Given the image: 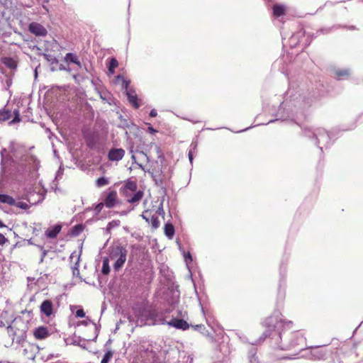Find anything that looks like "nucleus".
I'll use <instances>...</instances> for the list:
<instances>
[{"mask_svg":"<svg viewBox=\"0 0 363 363\" xmlns=\"http://www.w3.org/2000/svg\"><path fill=\"white\" fill-rule=\"evenodd\" d=\"M28 245H33L32 239H29L27 240Z\"/></svg>","mask_w":363,"mask_h":363,"instance_id":"nucleus-63","label":"nucleus"},{"mask_svg":"<svg viewBox=\"0 0 363 363\" xmlns=\"http://www.w3.org/2000/svg\"><path fill=\"white\" fill-rule=\"evenodd\" d=\"M142 218L145 220L146 222L150 223L152 227L155 229L160 226V221L157 216L155 215H152L149 211H145L142 214Z\"/></svg>","mask_w":363,"mask_h":363,"instance_id":"nucleus-11","label":"nucleus"},{"mask_svg":"<svg viewBox=\"0 0 363 363\" xmlns=\"http://www.w3.org/2000/svg\"><path fill=\"white\" fill-rule=\"evenodd\" d=\"M174 233V227L172 223H167L164 225V234L169 239H172Z\"/></svg>","mask_w":363,"mask_h":363,"instance_id":"nucleus-22","label":"nucleus"},{"mask_svg":"<svg viewBox=\"0 0 363 363\" xmlns=\"http://www.w3.org/2000/svg\"><path fill=\"white\" fill-rule=\"evenodd\" d=\"M125 151L122 148H111L108 153L110 161H119L124 157Z\"/></svg>","mask_w":363,"mask_h":363,"instance_id":"nucleus-10","label":"nucleus"},{"mask_svg":"<svg viewBox=\"0 0 363 363\" xmlns=\"http://www.w3.org/2000/svg\"><path fill=\"white\" fill-rule=\"evenodd\" d=\"M76 316L77 318H84V317H85V312L82 308L81 309H78L76 311Z\"/></svg>","mask_w":363,"mask_h":363,"instance_id":"nucleus-41","label":"nucleus"},{"mask_svg":"<svg viewBox=\"0 0 363 363\" xmlns=\"http://www.w3.org/2000/svg\"><path fill=\"white\" fill-rule=\"evenodd\" d=\"M256 352L257 350L255 347L252 348L250 351L249 363H259L257 357L255 356Z\"/></svg>","mask_w":363,"mask_h":363,"instance_id":"nucleus-29","label":"nucleus"},{"mask_svg":"<svg viewBox=\"0 0 363 363\" xmlns=\"http://www.w3.org/2000/svg\"><path fill=\"white\" fill-rule=\"evenodd\" d=\"M157 111H156V110H155V109H152V110L150 111V116L151 117H155V116H157Z\"/></svg>","mask_w":363,"mask_h":363,"instance_id":"nucleus-50","label":"nucleus"},{"mask_svg":"<svg viewBox=\"0 0 363 363\" xmlns=\"http://www.w3.org/2000/svg\"><path fill=\"white\" fill-rule=\"evenodd\" d=\"M104 206L105 205L103 202H101V203H99L98 204H96L95 206V208H94L95 214L98 215L101 211V210L103 209Z\"/></svg>","mask_w":363,"mask_h":363,"instance_id":"nucleus-38","label":"nucleus"},{"mask_svg":"<svg viewBox=\"0 0 363 363\" xmlns=\"http://www.w3.org/2000/svg\"><path fill=\"white\" fill-rule=\"evenodd\" d=\"M303 134L306 137L311 139L314 144L318 146L320 151L323 152V147H328L331 145L330 134L324 128H303Z\"/></svg>","mask_w":363,"mask_h":363,"instance_id":"nucleus-3","label":"nucleus"},{"mask_svg":"<svg viewBox=\"0 0 363 363\" xmlns=\"http://www.w3.org/2000/svg\"><path fill=\"white\" fill-rule=\"evenodd\" d=\"M83 230V225L82 224H77L72 228L69 232V235L72 237H77L82 233Z\"/></svg>","mask_w":363,"mask_h":363,"instance_id":"nucleus-24","label":"nucleus"},{"mask_svg":"<svg viewBox=\"0 0 363 363\" xmlns=\"http://www.w3.org/2000/svg\"><path fill=\"white\" fill-rule=\"evenodd\" d=\"M21 329H24L27 331V323L21 317L15 318L11 325H9L6 330L8 335L11 337L12 342L15 340L16 333H18Z\"/></svg>","mask_w":363,"mask_h":363,"instance_id":"nucleus-6","label":"nucleus"},{"mask_svg":"<svg viewBox=\"0 0 363 363\" xmlns=\"http://www.w3.org/2000/svg\"><path fill=\"white\" fill-rule=\"evenodd\" d=\"M200 306H201V311H202L203 314L204 315H206V313H205L204 308H203V307L202 306V305H201V303H200Z\"/></svg>","mask_w":363,"mask_h":363,"instance_id":"nucleus-58","label":"nucleus"},{"mask_svg":"<svg viewBox=\"0 0 363 363\" xmlns=\"http://www.w3.org/2000/svg\"><path fill=\"white\" fill-rule=\"evenodd\" d=\"M33 335L36 340H44L50 335V333L47 327L40 326L35 329Z\"/></svg>","mask_w":363,"mask_h":363,"instance_id":"nucleus-13","label":"nucleus"},{"mask_svg":"<svg viewBox=\"0 0 363 363\" xmlns=\"http://www.w3.org/2000/svg\"><path fill=\"white\" fill-rule=\"evenodd\" d=\"M41 257H40V263H42L45 259V257H46L47 254H48V250H43V251H41Z\"/></svg>","mask_w":363,"mask_h":363,"instance_id":"nucleus-43","label":"nucleus"},{"mask_svg":"<svg viewBox=\"0 0 363 363\" xmlns=\"http://www.w3.org/2000/svg\"><path fill=\"white\" fill-rule=\"evenodd\" d=\"M117 192L115 190L110 191L103 202L106 207L111 208L116 203Z\"/></svg>","mask_w":363,"mask_h":363,"instance_id":"nucleus-12","label":"nucleus"},{"mask_svg":"<svg viewBox=\"0 0 363 363\" xmlns=\"http://www.w3.org/2000/svg\"><path fill=\"white\" fill-rule=\"evenodd\" d=\"M65 60L67 62H73L74 64L79 63V60H78L77 56L75 54H73L71 52L66 54V55L65 57Z\"/></svg>","mask_w":363,"mask_h":363,"instance_id":"nucleus-30","label":"nucleus"},{"mask_svg":"<svg viewBox=\"0 0 363 363\" xmlns=\"http://www.w3.org/2000/svg\"><path fill=\"white\" fill-rule=\"evenodd\" d=\"M311 359L313 360H323L327 357L328 352L322 346L311 347Z\"/></svg>","mask_w":363,"mask_h":363,"instance_id":"nucleus-7","label":"nucleus"},{"mask_svg":"<svg viewBox=\"0 0 363 363\" xmlns=\"http://www.w3.org/2000/svg\"><path fill=\"white\" fill-rule=\"evenodd\" d=\"M6 149L5 148H3L1 150V164H3V162H4V152H6Z\"/></svg>","mask_w":363,"mask_h":363,"instance_id":"nucleus-49","label":"nucleus"},{"mask_svg":"<svg viewBox=\"0 0 363 363\" xmlns=\"http://www.w3.org/2000/svg\"><path fill=\"white\" fill-rule=\"evenodd\" d=\"M131 159L133 160V161L134 162H136V158H135V156L134 155H132V156H131Z\"/></svg>","mask_w":363,"mask_h":363,"instance_id":"nucleus-61","label":"nucleus"},{"mask_svg":"<svg viewBox=\"0 0 363 363\" xmlns=\"http://www.w3.org/2000/svg\"><path fill=\"white\" fill-rule=\"evenodd\" d=\"M126 95H127L129 102L135 108H138L140 106V104L138 102V96H137L135 90H133L132 89L126 90Z\"/></svg>","mask_w":363,"mask_h":363,"instance_id":"nucleus-16","label":"nucleus"},{"mask_svg":"<svg viewBox=\"0 0 363 363\" xmlns=\"http://www.w3.org/2000/svg\"><path fill=\"white\" fill-rule=\"evenodd\" d=\"M336 77L338 79H342L344 77L348 76L350 74L349 69H342V70H337L335 72Z\"/></svg>","mask_w":363,"mask_h":363,"instance_id":"nucleus-34","label":"nucleus"},{"mask_svg":"<svg viewBox=\"0 0 363 363\" xmlns=\"http://www.w3.org/2000/svg\"><path fill=\"white\" fill-rule=\"evenodd\" d=\"M157 213L158 214H160V215H163V214H164L162 203H160V206L158 207V209H157Z\"/></svg>","mask_w":363,"mask_h":363,"instance_id":"nucleus-45","label":"nucleus"},{"mask_svg":"<svg viewBox=\"0 0 363 363\" xmlns=\"http://www.w3.org/2000/svg\"><path fill=\"white\" fill-rule=\"evenodd\" d=\"M79 259H80V255H78L77 259L76 262L74 263V265L72 267L73 275H79Z\"/></svg>","mask_w":363,"mask_h":363,"instance_id":"nucleus-35","label":"nucleus"},{"mask_svg":"<svg viewBox=\"0 0 363 363\" xmlns=\"http://www.w3.org/2000/svg\"><path fill=\"white\" fill-rule=\"evenodd\" d=\"M44 58L50 63L51 66V71L54 72L56 69V66L58 65V60L55 56L51 54H43Z\"/></svg>","mask_w":363,"mask_h":363,"instance_id":"nucleus-18","label":"nucleus"},{"mask_svg":"<svg viewBox=\"0 0 363 363\" xmlns=\"http://www.w3.org/2000/svg\"><path fill=\"white\" fill-rule=\"evenodd\" d=\"M209 318H210L209 317H207V318H206V323H207V324H208L209 326H211V323H210V320H209Z\"/></svg>","mask_w":363,"mask_h":363,"instance_id":"nucleus-62","label":"nucleus"},{"mask_svg":"<svg viewBox=\"0 0 363 363\" xmlns=\"http://www.w3.org/2000/svg\"><path fill=\"white\" fill-rule=\"evenodd\" d=\"M113 354V353L111 350H108L107 351H106L101 363H108L110 359L112 358Z\"/></svg>","mask_w":363,"mask_h":363,"instance_id":"nucleus-33","label":"nucleus"},{"mask_svg":"<svg viewBox=\"0 0 363 363\" xmlns=\"http://www.w3.org/2000/svg\"><path fill=\"white\" fill-rule=\"evenodd\" d=\"M128 212V211H122V212H121V213H120V215H121V216H125V215H127Z\"/></svg>","mask_w":363,"mask_h":363,"instance_id":"nucleus-60","label":"nucleus"},{"mask_svg":"<svg viewBox=\"0 0 363 363\" xmlns=\"http://www.w3.org/2000/svg\"><path fill=\"white\" fill-rule=\"evenodd\" d=\"M108 179L105 177H101L96 181V185L97 187H101L108 184Z\"/></svg>","mask_w":363,"mask_h":363,"instance_id":"nucleus-32","label":"nucleus"},{"mask_svg":"<svg viewBox=\"0 0 363 363\" xmlns=\"http://www.w3.org/2000/svg\"><path fill=\"white\" fill-rule=\"evenodd\" d=\"M188 157H189V160L190 163L192 164V162H193L192 150H189Z\"/></svg>","mask_w":363,"mask_h":363,"instance_id":"nucleus-46","label":"nucleus"},{"mask_svg":"<svg viewBox=\"0 0 363 363\" xmlns=\"http://www.w3.org/2000/svg\"><path fill=\"white\" fill-rule=\"evenodd\" d=\"M112 340L111 339H108V341L105 344V347H107L108 345L111 343Z\"/></svg>","mask_w":363,"mask_h":363,"instance_id":"nucleus-56","label":"nucleus"},{"mask_svg":"<svg viewBox=\"0 0 363 363\" xmlns=\"http://www.w3.org/2000/svg\"><path fill=\"white\" fill-rule=\"evenodd\" d=\"M154 180L155 182V183L159 185V184H162V180L161 179H157V177L156 176H154Z\"/></svg>","mask_w":363,"mask_h":363,"instance_id":"nucleus-52","label":"nucleus"},{"mask_svg":"<svg viewBox=\"0 0 363 363\" xmlns=\"http://www.w3.org/2000/svg\"><path fill=\"white\" fill-rule=\"evenodd\" d=\"M40 312L47 317H50L53 313V305L50 300H45L40 305Z\"/></svg>","mask_w":363,"mask_h":363,"instance_id":"nucleus-14","label":"nucleus"},{"mask_svg":"<svg viewBox=\"0 0 363 363\" xmlns=\"http://www.w3.org/2000/svg\"><path fill=\"white\" fill-rule=\"evenodd\" d=\"M293 322L286 320L277 311L264 321L265 331L259 337L261 342L269 337L272 344L281 350H289L298 347L303 350L306 345V338L299 331H291Z\"/></svg>","mask_w":363,"mask_h":363,"instance_id":"nucleus-1","label":"nucleus"},{"mask_svg":"<svg viewBox=\"0 0 363 363\" xmlns=\"http://www.w3.org/2000/svg\"><path fill=\"white\" fill-rule=\"evenodd\" d=\"M18 332L19 333H16L15 336L14 342H16L19 345H23L26 342L27 331L24 330V329H21Z\"/></svg>","mask_w":363,"mask_h":363,"instance_id":"nucleus-20","label":"nucleus"},{"mask_svg":"<svg viewBox=\"0 0 363 363\" xmlns=\"http://www.w3.org/2000/svg\"><path fill=\"white\" fill-rule=\"evenodd\" d=\"M170 312V309H164L160 311L151 309L145 311L142 315L146 320L150 322V325H165L167 323L166 315Z\"/></svg>","mask_w":363,"mask_h":363,"instance_id":"nucleus-4","label":"nucleus"},{"mask_svg":"<svg viewBox=\"0 0 363 363\" xmlns=\"http://www.w3.org/2000/svg\"><path fill=\"white\" fill-rule=\"evenodd\" d=\"M178 315H180V316H182V318H184V317L187 315V313H186V311H184V313H182V311H178Z\"/></svg>","mask_w":363,"mask_h":363,"instance_id":"nucleus-53","label":"nucleus"},{"mask_svg":"<svg viewBox=\"0 0 363 363\" xmlns=\"http://www.w3.org/2000/svg\"><path fill=\"white\" fill-rule=\"evenodd\" d=\"M184 260L186 262H192V257L189 252H184Z\"/></svg>","mask_w":363,"mask_h":363,"instance_id":"nucleus-40","label":"nucleus"},{"mask_svg":"<svg viewBox=\"0 0 363 363\" xmlns=\"http://www.w3.org/2000/svg\"><path fill=\"white\" fill-rule=\"evenodd\" d=\"M12 112L11 110L6 108L5 106L4 108L0 109V123L5 122L10 119L11 117Z\"/></svg>","mask_w":363,"mask_h":363,"instance_id":"nucleus-19","label":"nucleus"},{"mask_svg":"<svg viewBox=\"0 0 363 363\" xmlns=\"http://www.w3.org/2000/svg\"><path fill=\"white\" fill-rule=\"evenodd\" d=\"M146 352H150V354H152V358H155V354H156V353H155V352L152 351V349H151V350H150L149 348H147V349L146 350Z\"/></svg>","mask_w":363,"mask_h":363,"instance_id":"nucleus-54","label":"nucleus"},{"mask_svg":"<svg viewBox=\"0 0 363 363\" xmlns=\"http://www.w3.org/2000/svg\"><path fill=\"white\" fill-rule=\"evenodd\" d=\"M29 31L36 36L44 37L47 35L48 31L40 23L33 22L28 26Z\"/></svg>","mask_w":363,"mask_h":363,"instance_id":"nucleus-8","label":"nucleus"},{"mask_svg":"<svg viewBox=\"0 0 363 363\" xmlns=\"http://www.w3.org/2000/svg\"><path fill=\"white\" fill-rule=\"evenodd\" d=\"M1 62L6 67H8L11 69H16V68L18 67V62L13 57H3L1 59Z\"/></svg>","mask_w":363,"mask_h":363,"instance_id":"nucleus-17","label":"nucleus"},{"mask_svg":"<svg viewBox=\"0 0 363 363\" xmlns=\"http://www.w3.org/2000/svg\"><path fill=\"white\" fill-rule=\"evenodd\" d=\"M38 247L41 250L43 251V250H45V248L43 247V246L42 245H38Z\"/></svg>","mask_w":363,"mask_h":363,"instance_id":"nucleus-64","label":"nucleus"},{"mask_svg":"<svg viewBox=\"0 0 363 363\" xmlns=\"http://www.w3.org/2000/svg\"><path fill=\"white\" fill-rule=\"evenodd\" d=\"M128 251L123 246L117 245L111 252V257L117 258L113 264V269L116 272L119 271L126 261Z\"/></svg>","mask_w":363,"mask_h":363,"instance_id":"nucleus-5","label":"nucleus"},{"mask_svg":"<svg viewBox=\"0 0 363 363\" xmlns=\"http://www.w3.org/2000/svg\"><path fill=\"white\" fill-rule=\"evenodd\" d=\"M117 78L119 79H121L122 80V82H123V84H122V87L123 89H125V91L128 90V87L129 86V81L126 80L123 76L121 75H118L117 77Z\"/></svg>","mask_w":363,"mask_h":363,"instance_id":"nucleus-37","label":"nucleus"},{"mask_svg":"<svg viewBox=\"0 0 363 363\" xmlns=\"http://www.w3.org/2000/svg\"><path fill=\"white\" fill-rule=\"evenodd\" d=\"M6 242H8V239L2 233H0V245H3Z\"/></svg>","mask_w":363,"mask_h":363,"instance_id":"nucleus-42","label":"nucleus"},{"mask_svg":"<svg viewBox=\"0 0 363 363\" xmlns=\"http://www.w3.org/2000/svg\"><path fill=\"white\" fill-rule=\"evenodd\" d=\"M286 9L284 6L275 4L273 6V15L276 17H280L285 13Z\"/></svg>","mask_w":363,"mask_h":363,"instance_id":"nucleus-23","label":"nucleus"},{"mask_svg":"<svg viewBox=\"0 0 363 363\" xmlns=\"http://www.w3.org/2000/svg\"><path fill=\"white\" fill-rule=\"evenodd\" d=\"M143 196V192L142 191H138L135 192L131 198L128 199V202L130 203H135L137 201H139Z\"/></svg>","mask_w":363,"mask_h":363,"instance_id":"nucleus-26","label":"nucleus"},{"mask_svg":"<svg viewBox=\"0 0 363 363\" xmlns=\"http://www.w3.org/2000/svg\"><path fill=\"white\" fill-rule=\"evenodd\" d=\"M306 106L304 99L298 95L293 99H286L279 106L277 116L279 117L275 120H270L268 123L275 121H294L299 111Z\"/></svg>","mask_w":363,"mask_h":363,"instance_id":"nucleus-2","label":"nucleus"},{"mask_svg":"<svg viewBox=\"0 0 363 363\" xmlns=\"http://www.w3.org/2000/svg\"><path fill=\"white\" fill-rule=\"evenodd\" d=\"M4 227H6V225L4 224V223L1 220H0V228H4Z\"/></svg>","mask_w":363,"mask_h":363,"instance_id":"nucleus-59","label":"nucleus"},{"mask_svg":"<svg viewBox=\"0 0 363 363\" xmlns=\"http://www.w3.org/2000/svg\"><path fill=\"white\" fill-rule=\"evenodd\" d=\"M118 65V62L117 60L114 57H112L110 59L108 69L110 74L114 73V69L116 68Z\"/></svg>","mask_w":363,"mask_h":363,"instance_id":"nucleus-27","label":"nucleus"},{"mask_svg":"<svg viewBox=\"0 0 363 363\" xmlns=\"http://www.w3.org/2000/svg\"><path fill=\"white\" fill-rule=\"evenodd\" d=\"M148 130H149V131L150 133H155L156 132V130L152 126L149 127Z\"/></svg>","mask_w":363,"mask_h":363,"instance_id":"nucleus-55","label":"nucleus"},{"mask_svg":"<svg viewBox=\"0 0 363 363\" xmlns=\"http://www.w3.org/2000/svg\"><path fill=\"white\" fill-rule=\"evenodd\" d=\"M127 186L132 191H135L136 189V185L134 183H130Z\"/></svg>","mask_w":363,"mask_h":363,"instance_id":"nucleus-47","label":"nucleus"},{"mask_svg":"<svg viewBox=\"0 0 363 363\" xmlns=\"http://www.w3.org/2000/svg\"><path fill=\"white\" fill-rule=\"evenodd\" d=\"M12 206H16L23 210H27L29 208V205L23 201H16V204H13Z\"/></svg>","mask_w":363,"mask_h":363,"instance_id":"nucleus-36","label":"nucleus"},{"mask_svg":"<svg viewBox=\"0 0 363 363\" xmlns=\"http://www.w3.org/2000/svg\"><path fill=\"white\" fill-rule=\"evenodd\" d=\"M333 28L334 27H333ZM331 30H332V28H322V29L318 30L317 33H328Z\"/></svg>","mask_w":363,"mask_h":363,"instance_id":"nucleus-44","label":"nucleus"},{"mask_svg":"<svg viewBox=\"0 0 363 363\" xmlns=\"http://www.w3.org/2000/svg\"><path fill=\"white\" fill-rule=\"evenodd\" d=\"M192 327L194 328V329L196 330H200V329H205L204 325H201V324L193 325Z\"/></svg>","mask_w":363,"mask_h":363,"instance_id":"nucleus-48","label":"nucleus"},{"mask_svg":"<svg viewBox=\"0 0 363 363\" xmlns=\"http://www.w3.org/2000/svg\"><path fill=\"white\" fill-rule=\"evenodd\" d=\"M298 38V34H294L291 35V41H295Z\"/></svg>","mask_w":363,"mask_h":363,"instance_id":"nucleus-51","label":"nucleus"},{"mask_svg":"<svg viewBox=\"0 0 363 363\" xmlns=\"http://www.w3.org/2000/svg\"><path fill=\"white\" fill-rule=\"evenodd\" d=\"M13 114L14 116L13 118L9 122L10 125L15 123H18L21 121L20 111L18 108H16L13 111Z\"/></svg>","mask_w":363,"mask_h":363,"instance_id":"nucleus-25","label":"nucleus"},{"mask_svg":"<svg viewBox=\"0 0 363 363\" xmlns=\"http://www.w3.org/2000/svg\"><path fill=\"white\" fill-rule=\"evenodd\" d=\"M167 325L174 327L176 329H179L182 330H186L189 328L190 325L183 319H178L176 318H173L171 320L167 321Z\"/></svg>","mask_w":363,"mask_h":363,"instance_id":"nucleus-9","label":"nucleus"},{"mask_svg":"<svg viewBox=\"0 0 363 363\" xmlns=\"http://www.w3.org/2000/svg\"><path fill=\"white\" fill-rule=\"evenodd\" d=\"M197 146H198V142L196 140H194L191 142L189 150H192V153L197 152Z\"/></svg>","mask_w":363,"mask_h":363,"instance_id":"nucleus-39","label":"nucleus"},{"mask_svg":"<svg viewBox=\"0 0 363 363\" xmlns=\"http://www.w3.org/2000/svg\"><path fill=\"white\" fill-rule=\"evenodd\" d=\"M101 272L104 274H108L110 272L109 260L108 257L103 259Z\"/></svg>","mask_w":363,"mask_h":363,"instance_id":"nucleus-28","label":"nucleus"},{"mask_svg":"<svg viewBox=\"0 0 363 363\" xmlns=\"http://www.w3.org/2000/svg\"><path fill=\"white\" fill-rule=\"evenodd\" d=\"M120 224H121V222L119 220H111L106 225L107 232H110L113 228L118 227L120 225Z\"/></svg>","mask_w":363,"mask_h":363,"instance_id":"nucleus-31","label":"nucleus"},{"mask_svg":"<svg viewBox=\"0 0 363 363\" xmlns=\"http://www.w3.org/2000/svg\"><path fill=\"white\" fill-rule=\"evenodd\" d=\"M0 203L12 206L13 204H16V200L8 194H0Z\"/></svg>","mask_w":363,"mask_h":363,"instance_id":"nucleus-21","label":"nucleus"},{"mask_svg":"<svg viewBox=\"0 0 363 363\" xmlns=\"http://www.w3.org/2000/svg\"><path fill=\"white\" fill-rule=\"evenodd\" d=\"M62 225L60 224H56L52 228H48L45 232V235L48 238L54 239L60 233Z\"/></svg>","mask_w":363,"mask_h":363,"instance_id":"nucleus-15","label":"nucleus"},{"mask_svg":"<svg viewBox=\"0 0 363 363\" xmlns=\"http://www.w3.org/2000/svg\"><path fill=\"white\" fill-rule=\"evenodd\" d=\"M59 69L60 70H65V67L63 66L62 65H60Z\"/></svg>","mask_w":363,"mask_h":363,"instance_id":"nucleus-57","label":"nucleus"}]
</instances>
